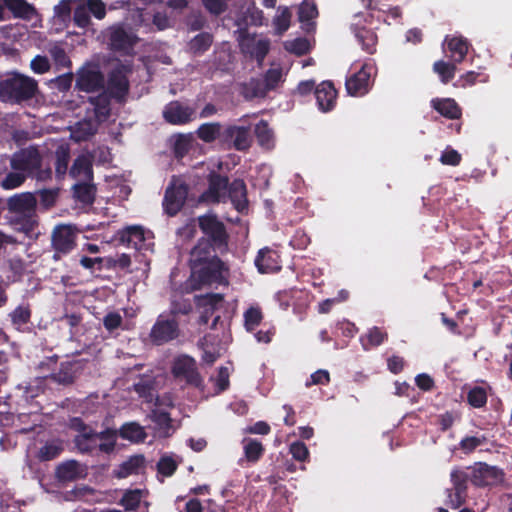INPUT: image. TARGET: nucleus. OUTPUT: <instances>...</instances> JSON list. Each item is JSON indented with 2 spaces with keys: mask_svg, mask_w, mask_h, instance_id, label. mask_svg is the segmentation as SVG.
Instances as JSON below:
<instances>
[{
  "mask_svg": "<svg viewBox=\"0 0 512 512\" xmlns=\"http://www.w3.org/2000/svg\"><path fill=\"white\" fill-rule=\"evenodd\" d=\"M263 86L267 93L275 90L278 85L283 81V73L281 68H270L263 76Z\"/></svg>",
  "mask_w": 512,
  "mask_h": 512,
  "instance_id": "864d4df0",
  "label": "nucleus"
},
{
  "mask_svg": "<svg viewBox=\"0 0 512 512\" xmlns=\"http://www.w3.org/2000/svg\"><path fill=\"white\" fill-rule=\"evenodd\" d=\"M445 41L447 43L449 57L453 62L461 63L468 53L469 43L467 39L462 36H455L451 38L446 37Z\"/></svg>",
  "mask_w": 512,
  "mask_h": 512,
  "instance_id": "2f4dec72",
  "label": "nucleus"
},
{
  "mask_svg": "<svg viewBox=\"0 0 512 512\" xmlns=\"http://www.w3.org/2000/svg\"><path fill=\"white\" fill-rule=\"evenodd\" d=\"M89 16H94L97 20H102L106 16V5L102 0H82Z\"/></svg>",
  "mask_w": 512,
  "mask_h": 512,
  "instance_id": "e2e57ef3",
  "label": "nucleus"
},
{
  "mask_svg": "<svg viewBox=\"0 0 512 512\" xmlns=\"http://www.w3.org/2000/svg\"><path fill=\"white\" fill-rule=\"evenodd\" d=\"M31 315L29 304H21L9 313L11 323L18 331H24V326L30 322Z\"/></svg>",
  "mask_w": 512,
  "mask_h": 512,
  "instance_id": "4c0bfd02",
  "label": "nucleus"
},
{
  "mask_svg": "<svg viewBox=\"0 0 512 512\" xmlns=\"http://www.w3.org/2000/svg\"><path fill=\"white\" fill-rule=\"evenodd\" d=\"M360 20L352 25L354 35L361 44L362 49L368 54H374L376 52V46L378 37L372 29L366 27H360Z\"/></svg>",
  "mask_w": 512,
  "mask_h": 512,
  "instance_id": "cd10ccee",
  "label": "nucleus"
},
{
  "mask_svg": "<svg viewBox=\"0 0 512 512\" xmlns=\"http://www.w3.org/2000/svg\"><path fill=\"white\" fill-rule=\"evenodd\" d=\"M470 481L477 487L494 485L504 478V472L497 466L476 462L471 468Z\"/></svg>",
  "mask_w": 512,
  "mask_h": 512,
  "instance_id": "4468645a",
  "label": "nucleus"
},
{
  "mask_svg": "<svg viewBox=\"0 0 512 512\" xmlns=\"http://www.w3.org/2000/svg\"><path fill=\"white\" fill-rule=\"evenodd\" d=\"M388 335L386 332L382 331L379 327H373L370 329L366 335L367 343L363 342V347L365 350H368L370 347H376L381 345L386 339Z\"/></svg>",
  "mask_w": 512,
  "mask_h": 512,
  "instance_id": "680f3d73",
  "label": "nucleus"
},
{
  "mask_svg": "<svg viewBox=\"0 0 512 512\" xmlns=\"http://www.w3.org/2000/svg\"><path fill=\"white\" fill-rule=\"evenodd\" d=\"M116 240L128 248L141 250L145 246V230L140 225L125 227L117 232Z\"/></svg>",
  "mask_w": 512,
  "mask_h": 512,
  "instance_id": "a211bd4d",
  "label": "nucleus"
},
{
  "mask_svg": "<svg viewBox=\"0 0 512 512\" xmlns=\"http://www.w3.org/2000/svg\"><path fill=\"white\" fill-rule=\"evenodd\" d=\"M485 435L466 436L459 442V448L464 454H471L475 449L487 442Z\"/></svg>",
  "mask_w": 512,
  "mask_h": 512,
  "instance_id": "bf43d9fd",
  "label": "nucleus"
},
{
  "mask_svg": "<svg viewBox=\"0 0 512 512\" xmlns=\"http://www.w3.org/2000/svg\"><path fill=\"white\" fill-rule=\"evenodd\" d=\"M149 417L160 430L164 431L166 435H169V431L172 428V419L167 411L154 409L151 411Z\"/></svg>",
  "mask_w": 512,
  "mask_h": 512,
  "instance_id": "5fc2aeb1",
  "label": "nucleus"
},
{
  "mask_svg": "<svg viewBox=\"0 0 512 512\" xmlns=\"http://www.w3.org/2000/svg\"><path fill=\"white\" fill-rule=\"evenodd\" d=\"M263 313L259 307H250L244 312V325L247 331H253L260 325Z\"/></svg>",
  "mask_w": 512,
  "mask_h": 512,
  "instance_id": "13d9d810",
  "label": "nucleus"
},
{
  "mask_svg": "<svg viewBox=\"0 0 512 512\" xmlns=\"http://www.w3.org/2000/svg\"><path fill=\"white\" fill-rule=\"evenodd\" d=\"M254 134L256 136L259 146L265 149H271L274 147V133L269 127V124L265 120H260L254 128Z\"/></svg>",
  "mask_w": 512,
  "mask_h": 512,
  "instance_id": "e433bc0d",
  "label": "nucleus"
},
{
  "mask_svg": "<svg viewBox=\"0 0 512 512\" xmlns=\"http://www.w3.org/2000/svg\"><path fill=\"white\" fill-rule=\"evenodd\" d=\"M85 476V469L74 459L59 463L55 469V478L60 483L73 482Z\"/></svg>",
  "mask_w": 512,
  "mask_h": 512,
  "instance_id": "6ab92c4d",
  "label": "nucleus"
},
{
  "mask_svg": "<svg viewBox=\"0 0 512 512\" xmlns=\"http://www.w3.org/2000/svg\"><path fill=\"white\" fill-rule=\"evenodd\" d=\"M74 366L75 363L72 361L61 362L58 371L55 370L43 375V379H51L53 382L62 385L72 384L75 380Z\"/></svg>",
  "mask_w": 512,
  "mask_h": 512,
  "instance_id": "7c9ffc66",
  "label": "nucleus"
},
{
  "mask_svg": "<svg viewBox=\"0 0 512 512\" xmlns=\"http://www.w3.org/2000/svg\"><path fill=\"white\" fill-rule=\"evenodd\" d=\"M222 125L219 122L203 123L197 131V137L205 143H212L219 139L222 143Z\"/></svg>",
  "mask_w": 512,
  "mask_h": 512,
  "instance_id": "f704fd0d",
  "label": "nucleus"
},
{
  "mask_svg": "<svg viewBox=\"0 0 512 512\" xmlns=\"http://www.w3.org/2000/svg\"><path fill=\"white\" fill-rule=\"evenodd\" d=\"M145 467V457L142 454L132 455L113 470V476L117 479H125L130 475H136Z\"/></svg>",
  "mask_w": 512,
  "mask_h": 512,
  "instance_id": "a878e982",
  "label": "nucleus"
},
{
  "mask_svg": "<svg viewBox=\"0 0 512 512\" xmlns=\"http://www.w3.org/2000/svg\"><path fill=\"white\" fill-rule=\"evenodd\" d=\"M6 209L14 217L12 221L20 225V230L31 233L38 226L37 197L32 192H22L9 197Z\"/></svg>",
  "mask_w": 512,
  "mask_h": 512,
  "instance_id": "f257e3e1",
  "label": "nucleus"
},
{
  "mask_svg": "<svg viewBox=\"0 0 512 512\" xmlns=\"http://www.w3.org/2000/svg\"><path fill=\"white\" fill-rule=\"evenodd\" d=\"M48 52L54 62L55 69L57 71L62 69H71L72 61L61 45H52L49 47Z\"/></svg>",
  "mask_w": 512,
  "mask_h": 512,
  "instance_id": "ea45409f",
  "label": "nucleus"
},
{
  "mask_svg": "<svg viewBox=\"0 0 512 512\" xmlns=\"http://www.w3.org/2000/svg\"><path fill=\"white\" fill-rule=\"evenodd\" d=\"M193 311V304L189 298L182 295H174L169 309L171 318L176 319L180 315H188Z\"/></svg>",
  "mask_w": 512,
  "mask_h": 512,
  "instance_id": "58836bf2",
  "label": "nucleus"
},
{
  "mask_svg": "<svg viewBox=\"0 0 512 512\" xmlns=\"http://www.w3.org/2000/svg\"><path fill=\"white\" fill-rule=\"evenodd\" d=\"M198 226L203 233L201 240H206L219 254L223 255L229 250V234L225 224L215 214H205L198 217Z\"/></svg>",
  "mask_w": 512,
  "mask_h": 512,
  "instance_id": "7ed1b4c3",
  "label": "nucleus"
},
{
  "mask_svg": "<svg viewBox=\"0 0 512 512\" xmlns=\"http://www.w3.org/2000/svg\"><path fill=\"white\" fill-rule=\"evenodd\" d=\"M189 192V186L175 177L165 190L163 208L167 215L175 216L184 206Z\"/></svg>",
  "mask_w": 512,
  "mask_h": 512,
  "instance_id": "1a4fd4ad",
  "label": "nucleus"
},
{
  "mask_svg": "<svg viewBox=\"0 0 512 512\" xmlns=\"http://www.w3.org/2000/svg\"><path fill=\"white\" fill-rule=\"evenodd\" d=\"M229 199L233 207L239 213H247L248 211V198L247 187L243 179H234L228 187L226 199Z\"/></svg>",
  "mask_w": 512,
  "mask_h": 512,
  "instance_id": "aec40b11",
  "label": "nucleus"
},
{
  "mask_svg": "<svg viewBox=\"0 0 512 512\" xmlns=\"http://www.w3.org/2000/svg\"><path fill=\"white\" fill-rule=\"evenodd\" d=\"M38 82L29 76L14 73L0 80V100L4 103L20 104L35 97Z\"/></svg>",
  "mask_w": 512,
  "mask_h": 512,
  "instance_id": "f03ea898",
  "label": "nucleus"
},
{
  "mask_svg": "<svg viewBox=\"0 0 512 512\" xmlns=\"http://www.w3.org/2000/svg\"><path fill=\"white\" fill-rule=\"evenodd\" d=\"M73 3L74 0H60L54 7V16L63 22L69 20L71 18V12L73 11Z\"/></svg>",
  "mask_w": 512,
  "mask_h": 512,
  "instance_id": "338daca9",
  "label": "nucleus"
},
{
  "mask_svg": "<svg viewBox=\"0 0 512 512\" xmlns=\"http://www.w3.org/2000/svg\"><path fill=\"white\" fill-rule=\"evenodd\" d=\"M142 491L140 489L126 490L119 501V505L126 511H136L141 503Z\"/></svg>",
  "mask_w": 512,
  "mask_h": 512,
  "instance_id": "09e8293b",
  "label": "nucleus"
},
{
  "mask_svg": "<svg viewBox=\"0 0 512 512\" xmlns=\"http://www.w3.org/2000/svg\"><path fill=\"white\" fill-rule=\"evenodd\" d=\"M244 454L248 462L256 463L264 454L262 443L256 439H244Z\"/></svg>",
  "mask_w": 512,
  "mask_h": 512,
  "instance_id": "c03bdc74",
  "label": "nucleus"
},
{
  "mask_svg": "<svg viewBox=\"0 0 512 512\" xmlns=\"http://www.w3.org/2000/svg\"><path fill=\"white\" fill-rule=\"evenodd\" d=\"M229 266L218 258H212L211 261L205 262L203 265L191 268V276L201 285H228Z\"/></svg>",
  "mask_w": 512,
  "mask_h": 512,
  "instance_id": "20e7f679",
  "label": "nucleus"
},
{
  "mask_svg": "<svg viewBox=\"0 0 512 512\" xmlns=\"http://www.w3.org/2000/svg\"><path fill=\"white\" fill-rule=\"evenodd\" d=\"M74 199L83 205H92L95 202L97 188L93 181H77L72 186Z\"/></svg>",
  "mask_w": 512,
  "mask_h": 512,
  "instance_id": "bb28decb",
  "label": "nucleus"
},
{
  "mask_svg": "<svg viewBox=\"0 0 512 512\" xmlns=\"http://www.w3.org/2000/svg\"><path fill=\"white\" fill-rule=\"evenodd\" d=\"M73 443L80 453H92L98 448L96 431L92 429L88 432L77 434L73 439Z\"/></svg>",
  "mask_w": 512,
  "mask_h": 512,
  "instance_id": "473e14b6",
  "label": "nucleus"
},
{
  "mask_svg": "<svg viewBox=\"0 0 512 512\" xmlns=\"http://www.w3.org/2000/svg\"><path fill=\"white\" fill-rule=\"evenodd\" d=\"M222 144L237 151H247L252 145L250 128L245 126L228 125L222 131Z\"/></svg>",
  "mask_w": 512,
  "mask_h": 512,
  "instance_id": "f8f14e48",
  "label": "nucleus"
},
{
  "mask_svg": "<svg viewBox=\"0 0 512 512\" xmlns=\"http://www.w3.org/2000/svg\"><path fill=\"white\" fill-rule=\"evenodd\" d=\"M318 16V10L314 3L303 1L298 10V19L300 22L310 21Z\"/></svg>",
  "mask_w": 512,
  "mask_h": 512,
  "instance_id": "69168bd1",
  "label": "nucleus"
},
{
  "mask_svg": "<svg viewBox=\"0 0 512 512\" xmlns=\"http://www.w3.org/2000/svg\"><path fill=\"white\" fill-rule=\"evenodd\" d=\"M213 43V36L208 32H202L193 37L189 42V50L194 55H202L209 50Z\"/></svg>",
  "mask_w": 512,
  "mask_h": 512,
  "instance_id": "a19ab883",
  "label": "nucleus"
},
{
  "mask_svg": "<svg viewBox=\"0 0 512 512\" xmlns=\"http://www.w3.org/2000/svg\"><path fill=\"white\" fill-rule=\"evenodd\" d=\"M179 333L177 319L168 318L160 314L151 328L149 337L153 344L162 345L176 339Z\"/></svg>",
  "mask_w": 512,
  "mask_h": 512,
  "instance_id": "9b49d317",
  "label": "nucleus"
},
{
  "mask_svg": "<svg viewBox=\"0 0 512 512\" xmlns=\"http://www.w3.org/2000/svg\"><path fill=\"white\" fill-rule=\"evenodd\" d=\"M453 487L452 490L467 493V481L470 480V475L462 470H453L450 474Z\"/></svg>",
  "mask_w": 512,
  "mask_h": 512,
  "instance_id": "0e129e2a",
  "label": "nucleus"
},
{
  "mask_svg": "<svg viewBox=\"0 0 512 512\" xmlns=\"http://www.w3.org/2000/svg\"><path fill=\"white\" fill-rule=\"evenodd\" d=\"M97 440H101L98 444V449L106 454L114 451L117 440V431L112 428H107L101 432H96Z\"/></svg>",
  "mask_w": 512,
  "mask_h": 512,
  "instance_id": "79ce46f5",
  "label": "nucleus"
},
{
  "mask_svg": "<svg viewBox=\"0 0 512 512\" xmlns=\"http://www.w3.org/2000/svg\"><path fill=\"white\" fill-rule=\"evenodd\" d=\"M73 80L74 74L70 71L51 79L49 81V86L60 93H66L71 89Z\"/></svg>",
  "mask_w": 512,
  "mask_h": 512,
  "instance_id": "6e6d98bb",
  "label": "nucleus"
},
{
  "mask_svg": "<svg viewBox=\"0 0 512 512\" xmlns=\"http://www.w3.org/2000/svg\"><path fill=\"white\" fill-rule=\"evenodd\" d=\"M456 64L455 62L449 63L439 60L434 62L433 71L438 74L442 83L447 84L455 77Z\"/></svg>",
  "mask_w": 512,
  "mask_h": 512,
  "instance_id": "a18cd8bd",
  "label": "nucleus"
},
{
  "mask_svg": "<svg viewBox=\"0 0 512 512\" xmlns=\"http://www.w3.org/2000/svg\"><path fill=\"white\" fill-rule=\"evenodd\" d=\"M431 107L441 116L450 120H459L462 117V108L453 98H433Z\"/></svg>",
  "mask_w": 512,
  "mask_h": 512,
  "instance_id": "b1692460",
  "label": "nucleus"
},
{
  "mask_svg": "<svg viewBox=\"0 0 512 512\" xmlns=\"http://www.w3.org/2000/svg\"><path fill=\"white\" fill-rule=\"evenodd\" d=\"M73 22L78 28L85 29L91 24V18L82 0H74Z\"/></svg>",
  "mask_w": 512,
  "mask_h": 512,
  "instance_id": "de8ad7c7",
  "label": "nucleus"
},
{
  "mask_svg": "<svg viewBox=\"0 0 512 512\" xmlns=\"http://www.w3.org/2000/svg\"><path fill=\"white\" fill-rule=\"evenodd\" d=\"M113 99L105 90L97 96L90 97L89 103L94 106L97 115L108 117L110 115V100Z\"/></svg>",
  "mask_w": 512,
  "mask_h": 512,
  "instance_id": "49530a36",
  "label": "nucleus"
},
{
  "mask_svg": "<svg viewBox=\"0 0 512 512\" xmlns=\"http://www.w3.org/2000/svg\"><path fill=\"white\" fill-rule=\"evenodd\" d=\"M239 93L247 101L265 98L268 94L263 86L262 79L256 77H251L249 80L240 83Z\"/></svg>",
  "mask_w": 512,
  "mask_h": 512,
  "instance_id": "c756f323",
  "label": "nucleus"
},
{
  "mask_svg": "<svg viewBox=\"0 0 512 512\" xmlns=\"http://www.w3.org/2000/svg\"><path fill=\"white\" fill-rule=\"evenodd\" d=\"M108 40L112 51L122 55H131L139 38L123 25H115L109 29Z\"/></svg>",
  "mask_w": 512,
  "mask_h": 512,
  "instance_id": "9d476101",
  "label": "nucleus"
},
{
  "mask_svg": "<svg viewBox=\"0 0 512 512\" xmlns=\"http://www.w3.org/2000/svg\"><path fill=\"white\" fill-rule=\"evenodd\" d=\"M467 403L475 409H480L486 406L488 401L487 391L482 386L471 387L466 395Z\"/></svg>",
  "mask_w": 512,
  "mask_h": 512,
  "instance_id": "37998d69",
  "label": "nucleus"
},
{
  "mask_svg": "<svg viewBox=\"0 0 512 512\" xmlns=\"http://www.w3.org/2000/svg\"><path fill=\"white\" fill-rule=\"evenodd\" d=\"M30 68L35 74H45L50 71L51 63L47 56L36 55L30 62Z\"/></svg>",
  "mask_w": 512,
  "mask_h": 512,
  "instance_id": "774afa93",
  "label": "nucleus"
},
{
  "mask_svg": "<svg viewBox=\"0 0 512 512\" xmlns=\"http://www.w3.org/2000/svg\"><path fill=\"white\" fill-rule=\"evenodd\" d=\"M336 97L337 92L330 81H323L315 89L316 103L322 112H328L334 108Z\"/></svg>",
  "mask_w": 512,
  "mask_h": 512,
  "instance_id": "4be33fe9",
  "label": "nucleus"
},
{
  "mask_svg": "<svg viewBox=\"0 0 512 512\" xmlns=\"http://www.w3.org/2000/svg\"><path fill=\"white\" fill-rule=\"evenodd\" d=\"M105 87V77L97 65L86 64L76 73L75 89L80 92L94 93Z\"/></svg>",
  "mask_w": 512,
  "mask_h": 512,
  "instance_id": "6e6552de",
  "label": "nucleus"
},
{
  "mask_svg": "<svg viewBox=\"0 0 512 512\" xmlns=\"http://www.w3.org/2000/svg\"><path fill=\"white\" fill-rule=\"evenodd\" d=\"M39 200V205L42 209L48 210L52 208L58 198V189H42L34 193Z\"/></svg>",
  "mask_w": 512,
  "mask_h": 512,
  "instance_id": "4d7b16f0",
  "label": "nucleus"
},
{
  "mask_svg": "<svg viewBox=\"0 0 512 512\" xmlns=\"http://www.w3.org/2000/svg\"><path fill=\"white\" fill-rule=\"evenodd\" d=\"M172 373L175 378L184 379L187 384L195 387H199L203 382L195 359L188 355H180L175 358Z\"/></svg>",
  "mask_w": 512,
  "mask_h": 512,
  "instance_id": "ddd939ff",
  "label": "nucleus"
},
{
  "mask_svg": "<svg viewBox=\"0 0 512 512\" xmlns=\"http://www.w3.org/2000/svg\"><path fill=\"white\" fill-rule=\"evenodd\" d=\"M70 160V151L68 148H64L63 146L59 147L56 151V162H55V172L57 176H63L66 174L68 169V164Z\"/></svg>",
  "mask_w": 512,
  "mask_h": 512,
  "instance_id": "052dcab7",
  "label": "nucleus"
},
{
  "mask_svg": "<svg viewBox=\"0 0 512 512\" xmlns=\"http://www.w3.org/2000/svg\"><path fill=\"white\" fill-rule=\"evenodd\" d=\"M3 2L14 18L30 21L38 16L35 6L26 0H3Z\"/></svg>",
  "mask_w": 512,
  "mask_h": 512,
  "instance_id": "393cba45",
  "label": "nucleus"
},
{
  "mask_svg": "<svg viewBox=\"0 0 512 512\" xmlns=\"http://www.w3.org/2000/svg\"><path fill=\"white\" fill-rule=\"evenodd\" d=\"M64 451L63 443L60 440L47 441L39 448L36 458L40 462H47L56 459Z\"/></svg>",
  "mask_w": 512,
  "mask_h": 512,
  "instance_id": "c9c22d12",
  "label": "nucleus"
},
{
  "mask_svg": "<svg viewBox=\"0 0 512 512\" xmlns=\"http://www.w3.org/2000/svg\"><path fill=\"white\" fill-rule=\"evenodd\" d=\"M12 170L21 171L27 176L34 174L42 166V155L36 146L22 148L10 158Z\"/></svg>",
  "mask_w": 512,
  "mask_h": 512,
  "instance_id": "0eeeda50",
  "label": "nucleus"
},
{
  "mask_svg": "<svg viewBox=\"0 0 512 512\" xmlns=\"http://www.w3.org/2000/svg\"><path fill=\"white\" fill-rule=\"evenodd\" d=\"M247 52L253 57L259 64H262L265 57L269 53L270 50V42L267 39H260L256 42H253L250 46L246 45Z\"/></svg>",
  "mask_w": 512,
  "mask_h": 512,
  "instance_id": "8fccbe9b",
  "label": "nucleus"
},
{
  "mask_svg": "<svg viewBox=\"0 0 512 512\" xmlns=\"http://www.w3.org/2000/svg\"><path fill=\"white\" fill-rule=\"evenodd\" d=\"M78 230L70 224L58 225L52 232V247L62 254L70 253L76 246Z\"/></svg>",
  "mask_w": 512,
  "mask_h": 512,
  "instance_id": "dca6fc26",
  "label": "nucleus"
},
{
  "mask_svg": "<svg viewBox=\"0 0 512 512\" xmlns=\"http://www.w3.org/2000/svg\"><path fill=\"white\" fill-rule=\"evenodd\" d=\"M375 70L371 63H364L359 70L352 72L345 81L347 93L354 97L366 95L373 85L372 74Z\"/></svg>",
  "mask_w": 512,
  "mask_h": 512,
  "instance_id": "423d86ee",
  "label": "nucleus"
},
{
  "mask_svg": "<svg viewBox=\"0 0 512 512\" xmlns=\"http://www.w3.org/2000/svg\"><path fill=\"white\" fill-rule=\"evenodd\" d=\"M27 177L28 176L25 173L13 170L5 175V177L0 182V186L4 190H12L18 188L25 182Z\"/></svg>",
  "mask_w": 512,
  "mask_h": 512,
  "instance_id": "603ef678",
  "label": "nucleus"
},
{
  "mask_svg": "<svg viewBox=\"0 0 512 512\" xmlns=\"http://www.w3.org/2000/svg\"><path fill=\"white\" fill-rule=\"evenodd\" d=\"M70 176L77 181L94 180L93 165L85 155H79L73 162L69 171Z\"/></svg>",
  "mask_w": 512,
  "mask_h": 512,
  "instance_id": "c85d7f7f",
  "label": "nucleus"
},
{
  "mask_svg": "<svg viewBox=\"0 0 512 512\" xmlns=\"http://www.w3.org/2000/svg\"><path fill=\"white\" fill-rule=\"evenodd\" d=\"M118 433L122 439L135 443H142L147 437L144 428L136 422H128L123 424L120 427Z\"/></svg>",
  "mask_w": 512,
  "mask_h": 512,
  "instance_id": "72a5a7b5",
  "label": "nucleus"
},
{
  "mask_svg": "<svg viewBox=\"0 0 512 512\" xmlns=\"http://www.w3.org/2000/svg\"><path fill=\"white\" fill-rule=\"evenodd\" d=\"M178 466L179 462H177L172 456L164 454L157 462L156 469L158 475L171 477L176 472Z\"/></svg>",
  "mask_w": 512,
  "mask_h": 512,
  "instance_id": "3c124183",
  "label": "nucleus"
},
{
  "mask_svg": "<svg viewBox=\"0 0 512 512\" xmlns=\"http://www.w3.org/2000/svg\"><path fill=\"white\" fill-rule=\"evenodd\" d=\"M219 250H216L214 246L206 242V240L198 239L196 245L190 252L189 265L190 268L203 265L207 261H211L212 258H218L217 255Z\"/></svg>",
  "mask_w": 512,
  "mask_h": 512,
  "instance_id": "412c9836",
  "label": "nucleus"
},
{
  "mask_svg": "<svg viewBox=\"0 0 512 512\" xmlns=\"http://www.w3.org/2000/svg\"><path fill=\"white\" fill-rule=\"evenodd\" d=\"M195 110L181 102L174 100L169 102L163 110L164 120L172 125H185L193 120Z\"/></svg>",
  "mask_w": 512,
  "mask_h": 512,
  "instance_id": "f3484780",
  "label": "nucleus"
},
{
  "mask_svg": "<svg viewBox=\"0 0 512 512\" xmlns=\"http://www.w3.org/2000/svg\"><path fill=\"white\" fill-rule=\"evenodd\" d=\"M279 258L275 250L264 247L259 250L255 258V266L260 273L278 272L281 269Z\"/></svg>",
  "mask_w": 512,
  "mask_h": 512,
  "instance_id": "5701e85b",
  "label": "nucleus"
},
{
  "mask_svg": "<svg viewBox=\"0 0 512 512\" xmlns=\"http://www.w3.org/2000/svg\"><path fill=\"white\" fill-rule=\"evenodd\" d=\"M229 184V178L226 175L214 171L209 173L208 188L201 194L200 201L207 203L225 202Z\"/></svg>",
  "mask_w": 512,
  "mask_h": 512,
  "instance_id": "2eb2a0df",
  "label": "nucleus"
},
{
  "mask_svg": "<svg viewBox=\"0 0 512 512\" xmlns=\"http://www.w3.org/2000/svg\"><path fill=\"white\" fill-rule=\"evenodd\" d=\"M132 72L131 65L118 64L108 74L105 91L118 103H123L130 90L128 75Z\"/></svg>",
  "mask_w": 512,
  "mask_h": 512,
  "instance_id": "39448f33",
  "label": "nucleus"
}]
</instances>
